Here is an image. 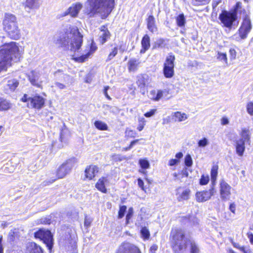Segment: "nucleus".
<instances>
[{"label":"nucleus","instance_id":"423d86ee","mask_svg":"<svg viewBox=\"0 0 253 253\" xmlns=\"http://www.w3.org/2000/svg\"><path fill=\"white\" fill-rule=\"evenodd\" d=\"M175 56L171 53L166 57L164 64L163 73L167 78H171L174 75Z\"/></svg>","mask_w":253,"mask_h":253},{"label":"nucleus","instance_id":"9d476101","mask_svg":"<svg viewBox=\"0 0 253 253\" xmlns=\"http://www.w3.org/2000/svg\"><path fill=\"white\" fill-rule=\"evenodd\" d=\"M151 82V78L147 74H140L137 76L136 84L143 95L145 93V87L148 86Z\"/></svg>","mask_w":253,"mask_h":253},{"label":"nucleus","instance_id":"69168bd1","mask_svg":"<svg viewBox=\"0 0 253 253\" xmlns=\"http://www.w3.org/2000/svg\"><path fill=\"white\" fill-rule=\"evenodd\" d=\"M230 210L233 213H234L236 209V205L234 203H232L229 206Z\"/></svg>","mask_w":253,"mask_h":253},{"label":"nucleus","instance_id":"f8f14e48","mask_svg":"<svg viewBox=\"0 0 253 253\" xmlns=\"http://www.w3.org/2000/svg\"><path fill=\"white\" fill-rule=\"evenodd\" d=\"M251 29L252 25L250 19L248 17L245 18L241 26L238 30L239 35L241 39H246Z\"/></svg>","mask_w":253,"mask_h":253},{"label":"nucleus","instance_id":"cd10ccee","mask_svg":"<svg viewBox=\"0 0 253 253\" xmlns=\"http://www.w3.org/2000/svg\"><path fill=\"white\" fill-rule=\"evenodd\" d=\"M172 117L175 122H181L188 119V115L181 112H176L172 114Z\"/></svg>","mask_w":253,"mask_h":253},{"label":"nucleus","instance_id":"2f4dec72","mask_svg":"<svg viewBox=\"0 0 253 253\" xmlns=\"http://www.w3.org/2000/svg\"><path fill=\"white\" fill-rule=\"evenodd\" d=\"M217 169L218 167L217 166L214 165L212 167V169L211 170V180L213 186L215 184V181L216 180V177L217 175Z\"/></svg>","mask_w":253,"mask_h":253},{"label":"nucleus","instance_id":"79ce46f5","mask_svg":"<svg viewBox=\"0 0 253 253\" xmlns=\"http://www.w3.org/2000/svg\"><path fill=\"white\" fill-rule=\"evenodd\" d=\"M141 234L142 237L145 239H147L149 238L150 233L146 227H143L141 230Z\"/></svg>","mask_w":253,"mask_h":253},{"label":"nucleus","instance_id":"c03bdc74","mask_svg":"<svg viewBox=\"0 0 253 253\" xmlns=\"http://www.w3.org/2000/svg\"><path fill=\"white\" fill-rule=\"evenodd\" d=\"M209 181V177L208 175L205 176L203 175L200 179V183L201 185H206Z\"/></svg>","mask_w":253,"mask_h":253},{"label":"nucleus","instance_id":"bb28decb","mask_svg":"<svg viewBox=\"0 0 253 253\" xmlns=\"http://www.w3.org/2000/svg\"><path fill=\"white\" fill-rule=\"evenodd\" d=\"M147 28L152 33L156 32L157 30V27L155 25V18L153 16L150 15L147 19Z\"/></svg>","mask_w":253,"mask_h":253},{"label":"nucleus","instance_id":"5701e85b","mask_svg":"<svg viewBox=\"0 0 253 253\" xmlns=\"http://www.w3.org/2000/svg\"><path fill=\"white\" fill-rule=\"evenodd\" d=\"M191 191L189 189H185L182 190L181 192H178L177 193V199L179 202L188 200L190 197Z\"/></svg>","mask_w":253,"mask_h":253},{"label":"nucleus","instance_id":"c9c22d12","mask_svg":"<svg viewBox=\"0 0 253 253\" xmlns=\"http://www.w3.org/2000/svg\"><path fill=\"white\" fill-rule=\"evenodd\" d=\"M210 142L207 138L204 137L198 142V145L199 147H205L209 145Z\"/></svg>","mask_w":253,"mask_h":253},{"label":"nucleus","instance_id":"f3484780","mask_svg":"<svg viewBox=\"0 0 253 253\" xmlns=\"http://www.w3.org/2000/svg\"><path fill=\"white\" fill-rule=\"evenodd\" d=\"M82 7L83 5L80 2H77L72 4V6L69 7L64 12V16L70 15L73 17H76Z\"/></svg>","mask_w":253,"mask_h":253},{"label":"nucleus","instance_id":"4c0bfd02","mask_svg":"<svg viewBox=\"0 0 253 253\" xmlns=\"http://www.w3.org/2000/svg\"><path fill=\"white\" fill-rule=\"evenodd\" d=\"M139 164L142 169H147L150 168V164L149 162L145 159H140L139 161Z\"/></svg>","mask_w":253,"mask_h":253},{"label":"nucleus","instance_id":"f704fd0d","mask_svg":"<svg viewBox=\"0 0 253 253\" xmlns=\"http://www.w3.org/2000/svg\"><path fill=\"white\" fill-rule=\"evenodd\" d=\"M177 25L179 27H182L185 25V18L183 14H180L176 18Z\"/></svg>","mask_w":253,"mask_h":253},{"label":"nucleus","instance_id":"13d9d810","mask_svg":"<svg viewBox=\"0 0 253 253\" xmlns=\"http://www.w3.org/2000/svg\"><path fill=\"white\" fill-rule=\"evenodd\" d=\"M109 89V86H106L104 87V90H103V93L104 94V95H105V96L109 100H111V97H110V96L107 93V90Z\"/></svg>","mask_w":253,"mask_h":253},{"label":"nucleus","instance_id":"7c9ffc66","mask_svg":"<svg viewBox=\"0 0 253 253\" xmlns=\"http://www.w3.org/2000/svg\"><path fill=\"white\" fill-rule=\"evenodd\" d=\"M96 47H94L93 46H91L90 47V50L87 52L86 54L82 55L80 57L74 58V59L79 62H84L86 59H87V58L89 57V56L95 50Z\"/></svg>","mask_w":253,"mask_h":253},{"label":"nucleus","instance_id":"4d7b16f0","mask_svg":"<svg viewBox=\"0 0 253 253\" xmlns=\"http://www.w3.org/2000/svg\"><path fill=\"white\" fill-rule=\"evenodd\" d=\"M103 108L105 110H109L112 112H114L113 110H114V108L112 106L109 105H107V104L103 105Z\"/></svg>","mask_w":253,"mask_h":253},{"label":"nucleus","instance_id":"a211bd4d","mask_svg":"<svg viewBox=\"0 0 253 253\" xmlns=\"http://www.w3.org/2000/svg\"><path fill=\"white\" fill-rule=\"evenodd\" d=\"M29 80L30 83L35 86L38 87H41L42 81L40 79V74L39 72L33 71L29 76Z\"/></svg>","mask_w":253,"mask_h":253},{"label":"nucleus","instance_id":"0eeeda50","mask_svg":"<svg viewBox=\"0 0 253 253\" xmlns=\"http://www.w3.org/2000/svg\"><path fill=\"white\" fill-rule=\"evenodd\" d=\"M75 164V159H69L63 163L57 169L56 177L57 179L63 178L69 174Z\"/></svg>","mask_w":253,"mask_h":253},{"label":"nucleus","instance_id":"72a5a7b5","mask_svg":"<svg viewBox=\"0 0 253 253\" xmlns=\"http://www.w3.org/2000/svg\"><path fill=\"white\" fill-rule=\"evenodd\" d=\"M95 126L98 129L101 130H106L108 129L107 124L101 121H96L94 123Z\"/></svg>","mask_w":253,"mask_h":253},{"label":"nucleus","instance_id":"5fc2aeb1","mask_svg":"<svg viewBox=\"0 0 253 253\" xmlns=\"http://www.w3.org/2000/svg\"><path fill=\"white\" fill-rule=\"evenodd\" d=\"M179 162V161L177 159H172L169 161V165L170 166H174L177 164Z\"/></svg>","mask_w":253,"mask_h":253},{"label":"nucleus","instance_id":"774afa93","mask_svg":"<svg viewBox=\"0 0 253 253\" xmlns=\"http://www.w3.org/2000/svg\"><path fill=\"white\" fill-rule=\"evenodd\" d=\"M163 40H160L158 41L157 43L156 44L155 46L159 47L161 46V45L163 43Z\"/></svg>","mask_w":253,"mask_h":253},{"label":"nucleus","instance_id":"9b49d317","mask_svg":"<svg viewBox=\"0 0 253 253\" xmlns=\"http://www.w3.org/2000/svg\"><path fill=\"white\" fill-rule=\"evenodd\" d=\"M54 75L55 77L58 78L59 80L65 83V84H63L59 82H55L54 84L55 86L60 89L66 88L69 84L70 80H72L69 75L62 73L59 70L55 72Z\"/></svg>","mask_w":253,"mask_h":253},{"label":"nucleus","instance_id":"473e14b6","mask_svg":"<svg viewBox=\"0 0 253 253\" xmlns=\"http://www.w3.org/2000/svg\"><path fill=\"white\" fill-rule=\"evenodd\" d=\"M19 84L18 82L14 79L7 81V86L11 90H14Z\"/></svg>","mask_w":253,"mask_h":253},{"label":"nucleus","instance_id":"6e6d98bb","mask_svg":"<svg viewBox=\"0 0 253 253\" xmlns=\"http://www.w3.org/2000/svg\"><path fill=\"white\" fill-rule=\"evenodd\" d=\"M156 111V110H155V109L151 110L150 112L146 113L144 114V116L146 117H150L155 114Z\"/></svg>","mask_w":253,"mask_h":253},{"label":"nucleus","instance_id":"39448f33","mask_svg":"<svg viewBox=\"0 0 253 253\" xmlns=\"http://www.w3.org/2000/svg\"><path fill=\"white\" fill-rule=\"evenodd\" d=\"M15 16L11 14H6L3 23L4 30L14 39L19 37L20 31L18 29Z\"/></svg>","mask_w":253,"mask_h":253},{"label":"nucleus","instance_id":"bf43d9fd","mask_svg":"<svg viewBox=\"0 0 253 253\" xmlns=\"http://www.w3.org/2000/svg\"><path fill=\"white\" fill-rule=\"evenodd\" d=\"M137 180H138V185L139 187H140L142 190L144 191L145 189L144 187V182H143V180L140 178H138Z\"/></svg>","mask_w":253,"mask_h":253},{"label":"nucleus","instance_id":"b1692460","mask_svg":"<svg viewBox=\"0 0 253 253\" xmlns=\"http://www.w3.org/2000/svg\"><path fill=\"white\" fill-rule=\"evenodd\" d=\"M140 62L135 58L130 59L127 63L128 69L129 72H135L138 68Z\"/></svg>","mask_w":253,"mask_h":253},{"label":"nucleus","instance_id":"aec40b11","mask_svg":"<svg viewBox=\"0 0 253 253\" xmlns=\"http://www.w3.org/2000/svg\"><path fill=\"white\" fill-rule=\"evenodd\" d=\"M107 182V178L105 177H102L98 179L95 184V187L98 190L104 193H107V189L105 187V185Z\"/></svg>","mask_w":253,"mask_h":253},{"label":"nucleus","instance_id":"864d4df0","mask_svg":"<svg viewBox=\"0 0 253 253\" xmlns=\"http://www.w3.org/2000/svg\"><path fill=\"white\" fill-rule=\"evenodd\" d=\"M242 249V252L244 253H253V251L249 246H244Z\"/></svg>","mask_w":253,"mask_h":253},{"label":"nucleus","instance_id":"a19ab883","mask_svg":"<svg viewBox=\"0 0 253 253\" xmlns=\"http://www.w3.org/2000/svg\"><path fill=\"white\" fill-rule=\"evenodd\" d=\"M145 125V120L144 118L139 117L138 118V126L137 129L139 131H141Z\"/></svg>","mask_w":253,"mask_h":253},{"label":"nucleus","instance_id":"1a4fd4ad","mask_svg":"<svg viewBox=\"0 0 253 253\" xmlns=\"http://www.w3.org/2000/svg\"><path fill=\"white\" fill-rule=\"evenodd\" d=\"M219 19L225 27L231 28L237 19V15L235 13L224 11L219 15Z\"/></svg>","mask_w":253,"mask_h":253},{"label":"nucleus","instance_id":"ddd939ff","mask_svg":"<svg viewBox=\"0 0 253 253\" xmlns=\"http://www.w3.org/2000/svg\"><path fill=\"white\" fill-rule=\"evenodd\" d=\"M214 188L213 186L209 190H203L197 192L196 194V201L198 202H204L209 199L213 195Z\"/></svg>","mask_w":253,"mask_h":253},{"label":"nucleus","instance_id":"dca6fc26","mask_svg":"<svg viewBox=\"0 0 253 253\" xmlns=\"http://www.w3.org/2000/svg\"><path fill=\"white\" fill-rule=\"evenodd\" d=\"M117 253H141L139 249L129 243H125L119 248Z\"/></svg>","mask_w":253,"mask_h":253},{"label":"nucleus","instance_id":"37998d69","mask_svg":"<svg viewBox=\"0 0 253 253\" xmlns=\"http://www.w3.org/2000/svg\"><path fill=\"white\" fill-rule=\"evenodd\" d=\"M185 164L187 167H191L193 164V161L191 156L188 154L185 157Z\"/></svg>","mask_w":253,"mask_h":253},{"label":"nucleus","instance_id":"58836bf2","mask_svg":"<svg viewBox=\"0 0 253 253\" xmlns=\"http://www.w3.org/2000/svg\"><path fill=\"white\" fill-rule=\"evenodd\" d=\"M217 59L220 61H223L226 65L228 64L227 57L226 53L218 52Z\"/></svg>","mask_w":253,"mask_h":253},{"label":"nucleus","instance_id":"a878e982","mask_svg":"<svg viewBox=\"0 0 253 253\" xmlns=\"http://www.w3.org/2000/svg\"><path fill=\"white\" fill-rule=\"evenodd\" d=\"M245 142L242 139H239L236 142V153L240 156H242L244 153L245 150Z\"/></svg>","mask_w":253,"mask_h":253},{"label":"nucleus","instance_id":"c85d7f7f","mask_svg":"<svg viewBox=\"0 0 253 253\" xmlns=\"http://www.w3.org/2000/svg\"><path fill=\"white\" fill-rule=\"evenodd\" d=\"M141 44L143 49L140 50L141 53H144L146 50L149 49L150 46V38L147 35H145L141 41Z\"/></svg>","mask_w":253,"mask_h":253},{"label":"nucleus","instance_id":"338daca9","mask_svg":"<svg viewBox=\"0 0 253 253\" xmlns=\"http://www.w3.org/2000/svg\"><path fill=\"white\" fill-rule=\"evenodd\" d=\"M229 123V121L226 118H223L221 120V124L223 125H227Z\"/></svg>","mask_w":253,"mask_h":253},{"label":"nucleus","instance_id":"603ef678","mask_svg":"<svg viewBox=\"0 0 253 253\" xmlns=\"http://www.w3.org/2000/svg\"><path fill=\"white\" fill-rule=\"evenodd\" d=\"M166 91H163V90H158L157 91V95H156V98H157V100L156 101H158L160 99H161L163 96V94L164 92H165Z\"/></svg>","mask_w":253,"mask_h":253},{"label":"nucleus","instance_id":"20e7f679","mask_svg":"<svg viewBox=\"0 0 253 253\" xmlns=\"http://www.w3.org/2000/svg\"><path fill=\"white\" fill-rule=\"evenodd\" d=\"M171 243L175 252H179L185 250L188 240L184 230L181 228L172 229L170 235Z\"/></svg>","mask_w":253,"mask_h":253},{"label":"nucleus","instance_id":"e433bc0d","mask_svg":"<svg viewBox=\"0 0 253 253\" xmlns=\"http://www.w3.org/2000/svg\"><path fill=\"white\" fill-rule=\"evenodd\" d=\"M190 253H199L198 246L194 241H190Z\"/></svg>","mask_w":253,"mask_h":253},{"label":"nucleus","instance_id":"0e129e2a","mask_svg":"<svg viewBox=\"0 0 253 253\" xmlns=\"http://www.w3.org/2000/svg\"><path fill=\"white\" fill-rule=\"evenodd\" d=\"M233 246L234 247L239 249L240 251H242L244 246H241L238 243H233Z\"/></svg>","mask_w":253,"mask_h":253},{"label":"nucleus","instance_id":"8fccbe9b","mask_svg":"<svg viewBox=\"0 0 253 253\" xmlns=\"http://www.w3.org/2000/svg\"><path fill=\"white\" fill-rule=\"evenodd\" d=\"M247 111L249 114L253 116V103L250 102L248 104Z\"/></svg>","mask_w":253,"mask_h":253},{"label":"nucleus","instance_id":"e2e57ef3","mask_svg":"<svg viewBox=\"0 0 253 253\" xmlns=\"http://www.w3.org/2000/svg\"><path fill=\"white\" fill-rule=\"evenodd\" d=\"M157 246L155 245L152 246L150 249V253H155V251L157 250Z\"/></svg>","mask_w":253,"mask_h":253},{"label":"nucleus","instance_id":"09e8293b","mask_svg":"<svg viewBox=\"0 0 253 253\" xmlns=\"http://www.w3.org/2000/svg\"><path fill=\"white\" fill-rule=\"evenodd\" d=\"M133 213V209L132 208H130L128 209L127 213L126 216V221H128V220L131 218Z\"/></svg>","mask_w":253,"mask_h":253},{"label":"nucleus","instance_id":"4be33fe9","mask_svg":"<svg viewBox=\"0 0 253 253\" xmlns=\"http://www.w3.org/2000/svg\"><path fill=\"white\" fill-rule=\"evenodd\" d=\"M41 4L40 0H26L25 7L30 9H36L39 8Z\"/></svg>","mask_w":253,"mask_h":253},{"label":"nucleus","instance_id":"f03ea898","mask_svg":"<svg viewBox=\"0 0 253 253\" xmlns=\"http://www.w3.org/2000/svg\"><path fill=\"white\" fill-rule=\"evenodd\" d=\"M115 0H87L84 10L89 17L100 14L108 15L114 7Z\"/></svg>","mask_w":253,"mask_h":253},{"label":"nucleus","instance_id":"ea45409f","mask_svg":"<svg viewBox=\"0 0 253 253\" xmlns=\"http://www.w3.org/2000/svg\"><path fill=\"white\" fill-rule=\"evenodd\" d=\"M118 53V48L115 47L112 49L111 52L108 56L107 61L112 60Z\"/></svg>","mask_w":253,"mask_h":253},{"label":"nucleus","instance_id":"a18cd8bd","mask_svg":"<svg viewBox=\"0 0 253 253\" xmlns=\"http://www.w3.org/2000/svg\"><path fill=\"white\" fill-rule=\"evenodd\" d=\"M157 91L155 90H152L149 92L148 94V97L151 99L154 100L155 101L157 100L156 95H157Z\"/></svg>","mask_w":253,"mask_h":253},{"label":"nucleus","instance_id":"052dcab7","mask_svg":"<svg viewBox=\"0 0 253 253\" xmlns=\"http://www.w3.org/2000/svg\"><path fill=\"white\" fill-rule=\"evenodd\" d=\"M31 97H28V95L27 94H25L23 97L22 98L21 100L24 102L30 103V99Z\"/></svg>","mask_w":253,"mask_h":253},{"label":"nucleus","instance_id":"412c9836","mask_svg":"<svg viewBox=\"0 0 253 253\" xmlns=\"http://www.w3.org/2000/svg\"><path fill=\"white\" fill-rule=\"evenodd\" d=\"M99 41L101 44H104L108 39L110 38V34L109 31L104 26L101 27L99 34Z\"/></svg>","mask_w":253,"mask_h":253},{"label":"nucleus","instance_id":"4468645a","mask_svg":"<svg viewBox=\"0 0 253 253\" xmlns=\"http://www.w3.org/2000/svg\"><path fill=\"white\" fill-rule=\"evenodd\" d=\"M231 186L224 180L220 182V194L222 200L226 201L229 199L231 195Z\"/></svg>","mask_w":253,"mask_h":253},{"label":"nucleus","instance_id":"de8ad7c7","mask_svg":"<svg viewBox=\"0 0 253 253\" xmlns=\"http://www.w3.org/2000/svg\"><path fill=\"white\" fill-rule=\"evenodd\" d=\"M32 253H43V251L40 246H38L36 244H34Z\"/></svg>","mask_w":253,"mask_h":253},{"label":"nucleus","instance_id":"393cba45","mask_svg":"<svg viewBox=\"0 0 253 253\" xmlns=\"http://www.w3.org/2000/svg\"><path fill=\"white\" fill-rule=\"evenodd\" d=\"M11 107L12 104L10 101L0 97V111H7Z\"/></svg>","mask_w":253,"mask_h":253},{"label":"nucleus","instance_id":"3c124183","mask_svg":"<svg viewBox=\"0 0 253 253\" xmlns=\"http://www.w3.org/2000/svg\"><path fill=\"white\" fill-rule=\"evenodd\" d=\"M229 54L230 55V59L231 60L235 59L236 56V52L234 49H230L229 50Z\"/></svg>","mask_w":253,"mask_h":253},{"label":"nucleus","instance_id":"49530a36","mask_svg":"<svg viewBox=\"0 0 253 253\" xmlns=\"http://www.w3.org/2000/svg\"><path fill=\"white\" fill-rule=\"evenodd\" d=\"M126 206H122L120 207V210L119 211V217L122 218L124 216V214L126 211Z\"/></svg>","mask_w":253,"mask_h":253},{"label":"nucleus","instance_id":"680f3d73","mask_svg":"<svg viewBox=\"0 0 253 253\" xmlns=\"http://www.w3.org/2000/svg\"><path fill=\"white\" fill-rule=\"evenodd\" d=\"M247 235L251 244L253 245V234L252 233L249 232Z\"/></svg>","mask_w":253,"mask_h":253},{"label":"nucleus","instance_id":"7ed1b4c3","mask_svg":"<svg viewBox=\"0 0 253 253\" xmlns=\"http://www.w3.org/2000/svg\"><path fill=\"white\" fill-rule=\"evenodd\" d=\"M22 53L18 44L15 42L5 43L0 49V72L6 71L11 65L13 57L19 58Z\"/></svg>","mask_w":253,"mask_h":253},{"label":"nucleus","instance_id":"c756f323","mask_svg":"<svg viewBox=\"0 0 253 253\" xmlns=\"http://www.w3.org/2000/svg\"><path fill=\"white\" fill-rule=\"evenodd\" d=\"M251 132L248 129L245 128H243L240 133L241 138L244 142H248L250 141L251 139Z\"/></svg>","mask_w":253,"mask_h":253},{"label":"nucleus","instance_id":"f257e3e1","mask_svg":"<svg viewBox=\"0 0 253 253\" xmlns=\"http://www.w3.org/2000/svg\"><path fill=\"white\" fill-rule=\"evenodd\" d=\"M83 35L76 26L67 28L60 37L59 43L72 51H78L83 43Z\"/></svg>","mask_w":253,"mask_h":253},{"label":"nucleus","instance_id":"6e6552de","mask_svg":"<svg viewBox=\"0 0 253 253\" xmlns=\"http://www.w3.org/2000/svg\"><path fill=\"white\" fill-rule=\"evenodd\" d=\"M35 237L42 240L49 250H50L52 249L53 237L50 231L43 229H40L35 233Z\"/></svg>","mask_w":253,"mask_h":253},{"label":"nucleus","instance_id":"2eb2a0df","mask_svg":"<svg viewBox=\"0 0 253 253\" xmlns=\"http://www.w3.org/2000/svg\"><path fill=\"white\" fill-rule=\"evenodd\" d=\"M44 99L40 95H35L30 99V103H28L29 108L41 109L44 105Z\"/></svg>","mask_w":253,"mask_h":253},{"label":"nucleus","instance_id":"6ab92c4d","mask_svg":"<svg viewBox=\"0 0 253 253\" xmlns=\"http://www.w3.org/2000/svg\"><path fill=\"white\" fill-rule=\"evenodd\" d=\"M98 172V168L95 165H90L85 170V176L89 179H92Z\"/></svg>","mask_w":253,"mask_h":253}]
</instances>
